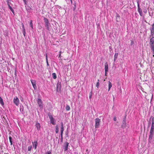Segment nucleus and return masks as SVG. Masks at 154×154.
Returning a JSON list of instances; mask_svg holds the SVG:
<instances>
[{"label": "nucleus", "mask_w": 154, "mask_h": 154, "mask_svg": "<svg viewBox=\"0 0 154 154\" xmlns=\"http://www.w3.org/2000/svg\"><path fill=\"white\" fill-rule=\"evenodd\" d=\"M105 72H108V65L107 62L105 63Z\"/></svg>", "instance_id": "9b49d317"}, {"label": "nucleus", "mask_w": 154, "mask_h": 154, "mask_svg": "<svg viewBox=\"0 0 154 154\" xmlns=\"http://www.w3.org/2000/svg\"><path fill=\"white\" fill-rule=\"evenodd\" d=\"M9 8L11 10H11H12V9H13L11 7H9Z\"/></svg>", "instance_id": "de8ad7c7"}, {"label": "nucleus", "mask_w": 154, "mask_h": 154, "mask_svg": "<svg viewBox=\"0 0 154 154\" xmlns=\"http://www.w3.org/2000/svg\"><path fill=\"white\" fill-rule=\"evenodd\" d=\"M95 128H98L99 127L100 120L98 118L96 119L95 120Z\"/></svg>", "instance_id": "f03ea898"}, {"label": "nucleus", "mask_w": 154, "mask_h": 154, "mask_svg": "<svg viewBox=\"0 0 154 154\" xmlns=\"http://www.w3.org/2000/svg\"><path fill=\"white\" fill-rule=\"evenodd\" d=\"M61 87V85L60 83H59V82H58L57 83V91L58 90V88H60Z\"/></svg>", "instance_id": "cd10ccee"}, {"label": "nucleus", "mask_w": 154, "mask_h": 154, "mask_svg": "<svg viewBox=\"0 0 154 154\" xmlns=\"http://www.w3.org/2000/svg\"><path fill=\"white\" fill-rule=\"evenodd\" d=\"M51 152L50 151H48L45 154H50Z\"/></svg>", "instance_id": "79ce46f5"}, {"label": "nucleus", "mask_w": 154, "mask_h": 154, "mask_svg": "<svg viewBox=\"0 0 154 154\" xmlns=\"http://www.w3.org/2000/svg\"><path fill=\"white\" fill-rule=\"evenodd\" d=\"M153 57H154V55H153Z\"/></svg>", "instance_id": "bf43d9fd"}, {"label": "nucleus", "mask_w": 154, "mask_h": 154, "mask_svg": "<svg viewBox=\"0 0 154 154\" xmlns=\"http://www.w3.org/2000/svg\"><path fill=\"white\" fill-rule=\"evenodd\" d=\"M92 94H93V91H91L89 93V98L90 99H91L92 98Z\"/></svg>", "instance_id": "c85d7f7f"}, {"label": "nucleus", "mask_w": 154, "mask_h": 154, "mask_svg": "<svg viewBox=\"0 0 154 154\" xmlns=\"http://www.w3.org/2000/svg\"><path fill=\"white\" fill-rule=\"evenodd\" d=\"M24 110V108L22 105H20V112H21L22 113H23V112Z\"/></svg>", "instance_id": "5701e85b"}, {"label": "nucleus", "mask_w": 154, "mask_h": 154, "mask_svg": "<svg viewBox=\"0 0 154 154\" xmlns=\"http://www.w3.org/2000/svg\"><path fill=\"white\" fill-rule=\"evenodd\" d=\"M68 132H66V135H68Z\"/></svg>", "instance_id": "6e6d98bb"}, {"label": "nucleus", "mask_w": 154, "mask_h": 154, "mask_svg": "<svg viewBox=\"0 0 154 154\" xmlns=\"http://www.w3.org/2000/svg\"><path fill=\"white\" fill-rule=\"evenodd\" d=\"M23 34L24 36H25L26 31L25 30H23Z\"/></svg>", "instance_id": "f704fd0d"}, {"label": "nucleus", "mask_w": 154, "mask_h": 154, "mask_svg": "<svg viewBox=\"0 0 154 154\" xmlns=\"http://www.w3.org/2000/svg\"><path fill=\"white\" fill-rule=\"evenodd\" d=\"M60 124V131H63L64 129L63 123V122H61Z\"/></svg>", "instance_id": "6ab92c4d"}, {"label": "nucleus", "mask_w": 154, "mask_h": 154, "mask_svg": "<svg viewBox=\"0 0 154 154\" xmlns=\"http://www.w3.org/2000/svg\"><path fill=\"white\" fill-rule=\"evenodd\" d=\"M20 100L21 101L23 102V98H21Z\"/></svg>", "instance_id": "3c124183"}, {"label": "nucleus", "mask_w": 154, "mask_h": 154, "mask_svg": "<svg viewBox=\"0 0 154 154\" xmlns=\"http://www.w3.org/2000/svg\"><path fill=\"white\" fill-rule=\"evenodd\" d=\"M7 0V1H10V0Z\"/></svg>", "instance_id": "4d7b16f0"}, {"label": "nucleus", "mask_w": 154, "mask_h": 154, "mask_svg": "<svg viewBox=\"0 0 154 154\" xmlns=\"http://www.w3.org/2000/svg\"><path fill=\"white\" fill-rule=\"evenodd\" d=\"M134 43V42L132 41H131V45H132Z\"/></svg>", "instance_id": "c03bdc74"}, {"label": "nucleus", "mask_w": 154, "mask_h": 154, "mask_svg": "<svg viewBox=\"0 0 154 154\" xmlns=\"http://www.w3.org/2000/svg\"><path fill=\"white\" fill-rule=\"evenodd\" d=\"M61 54H60L59 55V58H61Z\"/></svg>", "instance_id": "603ef678"}, {"label": "nucleus", "mask_w": 154, "mask_h": 154, "mask_svg": "<svg viewBox=\"0 0 154 154\" xmlns=\"http://www.w3.org/2000/svg\"><path fill=\"white\" fill-rule=\"evenodd\" d=\"M150 48L151 50L152 51V53L153 54H154V45H150Z\"/></svg>", "instance_id": "b1692460"}, {"label": "nucleus", "mask_w": 154, "mask_h": 154, "mask_svg": "<svg viewBox=\"0 0 154 154\" xmlns=\"http://www.w3.org/2000/svg\"><path fill=\"white\" fill-rule=\"evenodd\" d=\"M46 62L47 63V66H49V63H48V59L47 55V54H46Z\"/></svg>", "instance_id": "c756f323"}, {"label": "nucleus", "mask_w": 154, "mask_h": 154, "mask_svg": "<svg viewBox=\"0 0 154 154\" xmlns=\"http://www.w3.org/2000/svg\"><path fill=\"white\" fill-rule=\"evenodd\" d=\"M32 20H31V21H30V27H31L32 28V29H33V24H32Z\"/></svg>", "instance_id": "2f4dec72"}, {"label": "nucleus", "mask_w": 154, "mask_h": 154, "mask_svg": "<svg viewBox=\"0 0 154 154\" xmlns=\"http://www.w3.org/2000/svg\"><path fill=\"white\" fill-rule=\"evenodd\" d=\"M151 36H153L154 35V28H151L150 29Z\"/></svg>", "instance_id": "f3484780"}, {"label": "nucleus", "mask_w": 154, "mask_h": 154, "mask_svg": "<svg viewBox=\"0 0 154 154\" xmlns=\"http://www.w3.org/2000/svg\"><path fill=\"white\" fill-rule=\"evenodd\" d=\"M35 126L36 127L37 130H40L41 127V125L40 123H37L35 125Z\"/></svg>", "instance_id": "2eb2a0df"}, {"label": "nucleus", "mask_w": 154, "mask_h": 154, "mask_svg": "<svg viewBox=\"0 0 154 154\" xmlns=\"http://www.w3.org/2000/svg\"><path fill=\"white\" fill-rule=\"evenodd\" d=\"M63 131H61L60 137H62V136H63Z\"/></svg>", "instance_id": "ea45409f"}, {"label": "nucleus", "mask_w": 154, "mask_h": 154, "mask_svg": "<svg viewBox=\"0 0 154 154\" xmlns=\"http://www.w3.org/2000/svg\"><path fill=\"white\" fill-rule=\"evenodd\" d=\"M97 81H98V82H99V79H98Z\"/></svg>", "instance_id": "13d9d810"}, {"label": "nucleus", "mask_w": 154, "mask_h": 154, "mask_svg": "<svg viewBox=\"0 0 154 154\" xmlns=\"http://www.w3.org/2000/svg\"><path fill=\"white\" fill-rule=\"evenodd\" d=\"M118 56V53H115L114 56V62L115 63Z\"/></svg>", "instance_id": "dca6fc26"}, {"label": "nucleus", "mask_w": 154, "mask_h": 154, "mask_svg": "<svg viewBox=\"0 0 154 154\" xmlns=\"http://www.w3.org/2000/svg\"><path fill=\"white\" fill-rule=\"evenodd\" d=\"M9 138L11 143V145H12L13 144L12 137L11 136H10L9 137Z\"/></svg>", "instance_id": "bb28decb"}, {"label": "nucleus", "mask_w": 154, "mask_h": 154, "mask_svg": "<svg viewBox=\"0 0 154 154\" xmlns=\"http://www.w3.org/2000/svg\"><path fill=\"white\" fill-rule=\"evenodd\" d=\"M143 12H144V13H146V12H147V10L146 9H145L143 11Z\"/></svg>", "instance_id": "58836bf2"}, {"label": "nucleus", "mask_w": 154, "mask_h": 154, "mask_svg": "<svg viewBox=\"0 0 154 154\" xmlns=\"http://www.w3.org/2000/svg\"><path fill=\"white\" fill-rule=\"evenodd\" d=\"M0 103L2 106H4V103L3 99L1 97H0Z\"/></svg>", "instance_id": "412c9836"}, {"label": "nucleus", "mask_w": 154, "mask_h": 154, "mask_svg": "<svg viewBox=\"0 0 154 154\" xmlns=\"http://www.w3.org/2000/svg\"><path fill=\"white\" fill-rule=\"evenodd\" d=\"M22 30H25V28H24V25H23V24H22Z\"/></svg>", "instance_id": "4c0bfd02"}, {"label": "nucleus", "mask_w": 154, "mask_h": 154, "mask_svg": "<svg viewBox=\"0 0 154 154\" xmlns=\"http://www.w3.org/2000/svg\"><path fill=\"white\" fill-rule=\"evenodd\" d=\"M19 99L17 97L14 98L13 102L16 106H17L19 105Z\"/></svg>", "instance_id": "0eeeda50"}, {"label": "nucleus", "mask_w": 154, "mask_h": 154, "mask_svg": "<svg viewBox=\"0 0 154 154\" xmlns=\"http://www.w3.org/2000/svg\"><path fill=\"white\" fill-rule=\"evenodd\" d=\"M69 144V143L68 142H66L64 143L63 146V147L64 151H65L67 150Z\"/></svg>", "instance_id": "1a4fd4ad"}, {"label": "nucleus", "mask_w": 154, "mask_h": 154, "mask_svg": "<svg viewBox=\"0 0 154 154\" xmlns=\"http://www.w3.org/2000/svg\"><path fill=\"white\" fill-rule=\"evenodd\" d=\"M61 137V141L62 142L63 141V136H62V137Z\"/></svg>", "instance_id": "a18cd8bd"}, {"label": "nucleus", "mask_w": 154, "mask_h": 154, "mask_svg": "<svg viewBox=\"0 0 154 154\" xmlns=\"http://www.w3.org/2000/svg\"><path fill=\"white\" fill-rule=\"evenodd\" d=\"M33 146L34 147L35 149H36L37 148V146L38 145V142L37 141H35L34 142H32Z\"/></svg>", "instance_id": "4468645a"}, {"label": "nucleus", "mask_w": 154, "mask_h": 154, "mask_svg": "<svg viewBox=\"0 0 154 154\" xmlns=\"http://www.w3.org/2000/svg\"><path fill=\"white\" fill-rule=\"evenodd\" d=\"M137 8H138V12H141L142 11V10L141 9L140 6V4L139 3V1L138 0H137Z\"/></svg>", "instance_id": "9d476101"}, {"label": "nucleus", "mask_w": 154, "mask_h": 154, "mask_svg": "<svg viewBox=\"0 0 154 154\" xmlns=\"http://www.w3.org/2000/svg\"><path fill=\"white\" fill-rule=\"evenodd\" d=\"M150 45H154V37H152L150 39L149 41Z\"/></svg>", "instance_id": "f8f14e48"}, {"label": "nucleus", "mask_w": 154, "mask_h": 154, "mask_svg": "<svg viewBox=\"0 0 154 154\" xmlns=\"http://www.w3.org/2000/svg\"><path fill=\"white\" fill-rule=\"evenodd\" d=\"M37 103L40 109H42L43 107L42 102V100L40 99H38L37 100Z\"/></svg>", "instance_id": "39448f33"}, {"label": "nucleus", "mask_w": 154, "mask_h": 154, "mask_svg": "<svg viewBox=\"0 0 154 154\" xmlns=\"http://www.w3.org/2000/svg\"><path fill=\"white\" fill-rule=\"evenodd\" d=\"M7 5H8V7H9H9H11V6H10V4H9V3H8V4H7Z\"/></svg>", "instance_id": "864d4df0"}, {"label": "nucleus", "mask_w": 154, "mask_h": 154, "mask_svg": "<svg viewBox=\"0 0 154 154\" xmlns=\"http://www.w3.org/2000/svg\"><path fill=\"white\" fill-rule=\"evenodd\" d=\"M73 5H74V6L73 7V10L75 11V9H76V3L75 2L73 4Z\"/></svg>", "instance_id": "7c9ffc66"}, {"label": "nucleus", "mask_w": 154, "mask_h": 154, "mask_svg": "<svg viewBox=\"0 0 154 154\" xmlns=\"http://www.w3.org/2000/svg\"><path fill=\"white\" fill-rule=\"evenodd\" d=\"M113 120L115 121H116V117H114V118H113Z\"/></svg>", "instance_id": "37998d69"}, {"label": "nucleus", "mask_w": 154, "mask_h": 154, "mask_svg": "<svg viewBox=\"0 0 154 154\" xmlns=\"http://www.w3.org/2000/svg\"><path fill=\"white\" fill-rule=\"evenodd\" d=\"M152 125H154V117L152 118Z\"/></svg>", "instance_id": "72a5a7b5"}, {"label": "nucleus", "mask_w": 154, "mask_h": 154, "mask_svg": "<svg viewBox=\"0 0 154 154\" xmlns=\"http://www.w3.org/2000/svg\"><path fill=\"white\" fill-rule=\"evenodd\" d=\"M7 4L8 3L9 4H10V5L11 4V3L9 2V1H7Z\"/></svg>", "instance_id": "09e8293b"}, {"label": "nucleus", "mask_w": 154, "mask_h": 154, "mask_svg": "<svg viewBox=\"0 0 154 154\" xmlns=\"http://www.w3.org/2000/svg\"><path fill=\"white\" fill-rule=\"evenodd\" d=\"M152 28H154V23H153V24L152 25Z\"/></svg>", "instance_id": "8fccbe9b"}, {"label": "nucleus", "mask_w": 154, "mask_h": 154, "mask_svg": "<svg viewBox=\"0 0 154 154\" xmlns=\"http://www.w3.org/2000/svg\"><path fill=\"white\" fill-rule=\"evenodd\" d=\"M48 116L49 119H50L51 123L53 125H55V123L54 122V120L52 116L49 114H48Z\"/></svg>", "instance_id": "423d86ee"}, {"label": "nucleus", "mask_w": 154, "mask_h": 154, "mask_svg": "<svg viewBox=\"0 0 154 154\" xmlns=\"http://www.w3.org/2000/svg\"><path fill=\"white\" fill-rule=\"evenodd\" d=\"M31 82L33 86V88L35 89V90H36L37 89V86H36V81L35 80L31 79Z\"/></svg>", "instance_id": "6e6552de"}, {"label": "nucleus", "mask_w": 154, "mask_h": 154, "mask_svg": "<svg viewBox=\"0 0 154 154\" xmlns=\"http://www.w3.org/2000/svg\"><path fill=\"white\" fill-rule=\"evenodd\" d=\"M32 148V146H29L28 147V150L29 151H31Z\"/></svg>", "instance_id": "473e14b6"}, {"label": "nucleus", "mask_w": 154, "mask_h": 154, "mask_svg": "<svg viewBox=\"0 0 154 154\" xmlns=\"http://www.w3.org/2000/svg\"><path fill=\"white\" fill-rule=\"evenodd\" d=\"M11 11H12V13L14 14V10L13 9H12V10H11Z\"/></svg>", "instance_id": "49530a36"}, {"label": "nucleus", "mask_w": 154, "mask_h": 154, "mask_svg": "<svg viewBox=\"0 0 154 154\" xmlns=\"http://www.w3.org/2000/svg\"><path fill=\"white\" fill-rule=\"evenodd\" d=\"M25 5H26L27 4L26 0H23Z\"/></svg>", "instance_id": "e433bc0d"}, {"label": "nucleus", "mask_w": 154, "mask_h": 154, "mask_svg": "<svg viewBox=\"0 0 154 154\" xmlns=\"http://www.w3.org/2000/svg\"><path fill=\"white\" fill-rule=\"evenodd\" d=\"M99 82H97L96 84V87L97 88H98L99 86Z\"/></svg>", "instance_id": "c9c22d12"}, {"label": "nucleus", "mask_w": 154, "mask_h": 154, "mask_svg": "<svg viewBox=\"0 0 154 154\" xmlns=\"http://www.w3.org/2000/svg\"><path fill=\"white\" fill-rule=\"evenodd\" d=\"M154 125H152L150 132V135L149 137V140H151L152 138L154 133Z\"/></svg>", "instance_id": "f257e3e1"}, {"label": "nucleus", "mask_w": 154, "mask_h": 154, "mask_svg": "<svg viewBox=\"0 0 154 154\" xmlns=\"http://www.w3.org/2000/svg\"><path fill=\"white\" fill-rule=\"evenodd\" d=\"M126 117L125 116L123 119V121L122 122V124L121 126V128L123 129L126 126Z\"/></svg>", "instance_id": "20e7f679"}, {"label": "nucleus", "mask_w": 154, "mask_h": 154, "mask_svg": "<svg viewBox=\"0 0 154 154\" xmlns=\"http://www.w3.org/2000/svg\"><path fill=\"white\" fill-rule=\"evenodd\" d=\"M25 7H26V10H27L28 12H29L31 10H32V8L29 6H28L27 7H26V6H25Z\"/></svg>", "instance_id": "a211bd4d"}, {"label": "nucleus", "mask_w": 154, "mask_h": 154, "mask_svg": "<svg viewBox=\"0 0 154 154\" xmlns=\"http://www.w3.org/2000/svg\"><path fill=\"white\" fill-rule=\"evenodd\" d=\"M55 132L56 134L58 133L59 132V128L58 125H57L55 126Z\"/></svg>", "instance_id": "4be33fe9"}, {"label": "nucleus", "mask_w": 154, "mask_h": 154, "mask_svg": "<svg viewBox=\"0 0 154 154\" xmlns=\"http://www.w3.org/2000/svg\"><path fill=\"white\" fill-rule=\"evenodd\" d=\"M44 22L45 23V26L46 27V29L48 30H49V22L48 19L45 17H44Z\"/></svg>", "instance_id": "7ed1b4c3"}, {"label": "nucleus", "mask_w": 154, "mask_h": 154, "mask_svg": "<svg viewBox=\"0 0 154 154\" xmlns=\"http://www.w3.org/2000/svg\"><path fill=\"white\" fill-rule=\"evenodd\" d=\"M52 76L53 77V78L54 79H56L57 78V75L55 73H53L52 74Z\"/></svg>", "instance_id": "a878e982"}, {"label": "nucleus", "mask_w": 154, "mask_h": 154, "mask_svg": "<svg viewBox=\"0 0 154 154\" xmlns=\"http://www.w3.org/2000/svg\"><path fill=\"white\" fill-rule=\"evenodd\" d=\"M108 86H109V89H108V91H109L112 87V84L111 83V82L110 81L108 82Z\"/></svg>", "instance_id": "aec40b11"}, {"label": "nucleus", "mask_w": 154, "mask_h": 154, "mask_svg": "<svg viewBox=\"0 0 154 154\" xmlns=\"http://www.w3.org/2000/svg\"><path fill=\"white\" fill-rule=\"evenodd\" d=\"M116 22H119L120 20V16H119V14H116Z\"/></svg>", "instance_id": "ddd939ff"}, {"label": "nucleus", "mask_w": 154, "mask_h": 154, "mask_svg": "<svg viewBox=\"0 0 154 154\" xmlns=\"http://www.w3.org/2000/svg\"><path fill=\"white\" fill-rule=\"evenodd\" d=\"M66 109L67 111H69L70 109V107L68 105H66Z\"/></svg>", "instance_id": "393cba45"}, {"label": "nucleus", "mask_w": 154, "mask_h": 154, "mask_svg": "<svg viewBox=\"0 0 154 154\" xmlns=\"http://www.w3.org/2000/svg\"><path fill=\"white\" fill-rule=\"evenodd\" d=\"M114 98L113 97V100H114Z\"/></svg>", "instance_id": "052dcab7"}, {"label": "nucleus", "mask_w": 154, "mask_h": 154, "mask_svg": "<svg viewBox=\"0 0 154 154\" xmlns=\"http://www.w3.org/2000/svg\"><path fill=\"white\" fill-rule=\"evenodd\" d=\"M107 72H105V75L106 76L107 73Z\"/></svg>", "instance_id": "5fc2aeb1"}, {"label": "nucleus", "mask_w": 154, "mask_h": 154, "mask_svg": "<svg viewBox=\"0 0 154 154\" xmlns=\"http://www.w3.org/2000/svg\"><path fill=\"white\" fill-rule=\"evenodd\" d=\"M141 16H143V13L142 12H139Z\"/></svg>", "instance_id": "a19ab883"}]
</instances>
